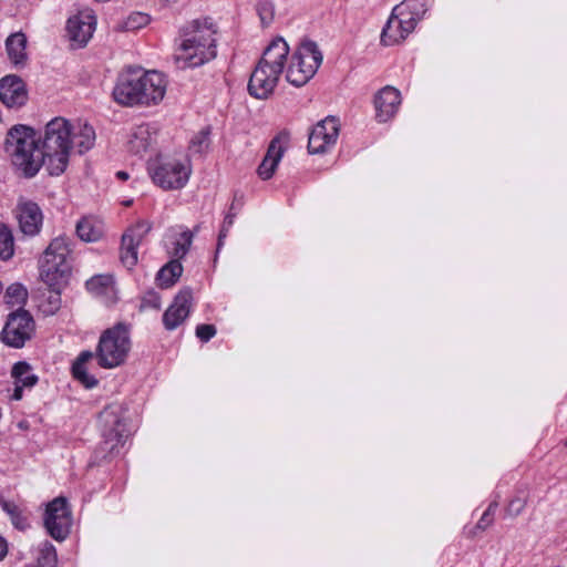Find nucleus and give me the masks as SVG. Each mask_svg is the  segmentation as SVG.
I'll return each instance as SVG.
<instances>
[{"label":"nucleus","instance_id":"nucleus-7","mask_svg":"<svg viewBox=\"0 0 567 567\" xmlns=\"http://www.w3.org/2000/svg\"><path fill=\"white\" fill-rule=\"evenodd\" d=\"M153 182L163 189H181L189 179L192 168L187 159L159 156L148 164Z\"/></svg>","mask_w":567,"mask_h":567},{"label":"nucleus","instance_id":"nucleus-35","mask_svg":"<svg viewBox=\"0 0 567 567\" xmlns=\"http://www.w3.org/2000/svg\"><path fill=\"white\" fill-rule=\"evenodd\" d=\"M193 241V233L184 230L179 234L178 238L173 243L174 247L171 254L176 258H183L189 250Z\"/></svg>","mask_w":567,"mask_h":567},{"label":"nucleus","instance_id":"nucleus-43","mask_svg":"<svg viewBox=\"0 0 567 567\" xmlns=\"http://www.w3.org/2000/svg\"><path fill=\"white\" fill-rule=\"evenodd\" d=\"M93 358V352L91 351H83L78 357L76 361L74 362L73 367H80L84 368L85 364Z\"/></svg>","mask_w":567,"mask_h":567},{"label":"nucleus","instance_id":"nucleus-37","mask_svg":"<svg viewBox=\"0 0 567 567\" xmlns=\"http://www.w3.org/2000/svg\"><path fill=\"white\" fill-rule=\"evenodd\" d=\"M150 22V17L142 12H135L128 16L124 22V29L127 31L137 30Z\"/></svg>","mask_w":567,"mask_h":567},{"label":"nucleus","instance_id":"nucleus-47","mask_svg":"<svg viewBox=\"0 0 567 567\" xmlns=\"http://www.w3.org/2000/svg\"><path fill=\"white\" fill-rule=\"evenodd\" d=\"M497 502H493L488 505L487 509L484 512L486 514V517H492L494 518V515H495V512L497 509Z\"/></svg>","mask_w":567,"mask_h":567},{"label":"nucleus","instance_id":"nucleus-46","mask_svg":"<svg viewBox=\"0 0 567 567\" xmlns=\"http://www.w3.org/2000/svg\"><path fill=\"white\" fill-rule=\"evenodd\" d=\"M497 502H493L488 505L487 509L484 512L486 514V517H492L494 518V515H495V512L497 509Z\"/></svg>","mask_w":567,"mask_h":567},{"label":"nucleus","instance_id":"nucleus-16","mask_svg":"<svg viewBox=\"0 0 567 567\" xmlns=\"http://www.w3.org/2000/svg\"><path fill=\"white\" fill-rule=\"evenodd\" d=\"M16 212L19 228L24 235L35 236L40 233L43 224V214L35 202L20 198Z\"/></svg>","mask_w":567,"mask_h":567},{"label":"nucleus","instance_id":"nucleus-29","mask_svg":"<svg viewBox=\"0 0 567 567\" xmlns=\"http://www.w3.org/2000/svg\"><path fill=\"white\" fill-rule=\"evenodd\" d=\"M152 229L148 220H138L136 224L126 229L122 238L131 240L132 244L140 246Z\"/></svg>","mask_w":567,"mask_h":567},{"label":"nucleus","instance_id":"nucleus-20","mask_svg":"<svg viewBox=\"0 0 567 567\" xmlns=\"http://www.w3.org/2000/svg\"><path fill=\"white\" fill-rule=\"evenodd\" d=\"M28 100L25 84L17 75H7L0 80V101L8 107H21Z\"/></svg>","mask_w":567,"mask_h":567},{"label":"nucleus","instance_id":"nucleus-9","mask_svg":"<svg viewBox=\"0 0 567 567\" xmlns=\"http://www.w3.org/2000/svg\"><path fill=\"white\" fill-rule=\"evenodd\" d=\"M100 419L104 427V443L110 445V451L113 452L125 443L130 434L125 410L118 404L109 405L101 412Z\"/></svg>","mask_w":567,"mask_h":567},{"label":"nucleus","instance_id":"nucleus-13","mask_svg":"<svg viewBox=\"0 0 567 567\" xmlns=\"http://www.w3.org/2000/svg\"><path fill=\"white\" fill-rule=\"evenodd\" d=\"M159 130L155 124L142 123L127 133L126 148L130 153L143 156L153 151L158 142Z\"/></svg>","mask_w":567,"mask_h":567},{"label":"nucleus","instance_id":"nucleus-27","mask_svg":"<svg viewBox=\"0 0 567 567\" xmlns=\"http://www.w3.org/2000/svg\"><path fill=\"white\" fill-rule=\"evenodd\" d=\"M86 289L94 296H107L114 292V281L109 275L94 276L86 281Z\"/></svg>","mask_w":567,"mask_h":567},{"label":"nucleus","instance_id":"nucleus-40","mask_svg":"<svg viewBox=\"0 0 567 567\" xmlns=\"http://www.w3.org/2000/svg\"><path fill=\"white\" fill-rule=\"evenodd\" d=\"M234 209V206L230 207V212L227 214V216L225 217L224 219V223H223V226H221V229L219 231V236H218V249L220 248L221 244H223V240L224 238H226L230 227L233 226L234 224V220H235V217H236V213L233 212Z\"/></svg>","mask_w":567,"mask_h":567},{"label":"nucleus","instance_id":"nucleus-32","mask_svg":"<svg viewBox=\"0 0 567 567\" xmlns=\"http://www.w3.org/2000/svg\"><path fill=\"white\" fill-rule=\"evenodd\" d=\"M56 561H58V558H56L55 547L49 542L42 543L39 548L37 566H39V567H55Z\"/></svg>","mask_w":567,"mask_h":567},{"label":"nucleus","instance_id":"nucleus-51","mask_svg":"<svg viewBox=\"0 0 567 567\" xmlns=\"http://www.w3.org/2000/svg\"><path fill=\"white\" fill-rule=\"evenodd\" d=\"M565 445H566V447H567V439H566Z\"/></svg>","mask_w":567,"mask_h":567},{"label":"nucleus","instance_id":"nucleus-1","mask_svg":"<svg viewBox=\"0 0 567 567\" xmlns=\"http://www.w3.org/2000/svg\"><path fill=\"white\" fill-rule=\"evenodd\" d=\"M71 132L68 120L54 117L45 125L39 146L32 128L14 125L7 133L4 151L12 163L28 176H34L43 164L50 175L59 176L69 164Z\"/></svg>","mask_w":567,"mask_h":567},{"label":"nucleus","instance_id":"nucleus-17","mask_svg":"<svg viewBox=\"0 0 567 567\" xmlns=\"http://www.w3.org/2000/svg\"><path fill=\"white\" fill-rule=\"evenodd\" d=\"M288 145V134L281 133L269 143L266 155L257 168V174L262 181L270 179L280 163Z\"/></svg>","mask_w":567,"mask_h":567},{"label":"nucleus","instance_id":"nucleus-12","mask_svg":"<svg viewBox=\"0 0 567 567\" xmlns=\"http://www.w3.org/2000/svg\"><path fill=\"white\" fill-rule=\"evenodd\" d=\"M339 128V122L333 116H328L315 125L308 140L309 153L323 154L328 152L338 140Z\"/></svg>","mask_w":567,"mask_h":567},{"label":"nucleus","instance_id":"nucleus-22","mask_svg":"<svg viewBox=\"0 0 567 567\" xmlns=\"http://www.w3.org/2000/svg\"><path fill=\"white\" fill-rule=\"evenodd\" d=\"M71 142L72 146L76 147L80 154L91 150L95 143V131L86 122H76L71 124Z\"/></svg>","mask_w":567,"mask_h":567},{"label":"nucleus","instance_id":"nucleus-38","mask_svg":"<svg viewBox=\"0 0 567 567\" xmlns=\"http://www.w3.org/2000/svg\"><path fill=\"white\" fill-rule=\"evenodd\" d=\"M72 372L74 378L79 380L87 389L94 388L97 384V380L87 373L85 367H72Z\"/></svg>","mask_w":567,"mask_h":567},{"label":"nucleus","instance_id":"nucleus-39","mask_svg":"<svg viewBox=\"0 0 567 567\" xmlns=\"http://www.w3.org/2000/svg\"><path fill=\"white\" fill-rule=\"evenodd\" d=\"M209 145L208 132L202 131L190 142V150L195 153L204 152Z\"/></svg>","mask_w":567,"mask_h":567},{"label":"nucleus","instance_id":"nucleus-36","mask_svg":"<svg viewBox=\"0 0 567 567\" xmlns=\"http://www.w3.org/2000/svg\"><path fill=\"white\" fill-rule=\"evenodd\" d=\"M256 10L262 27H268L275 18V6L269 0H260L256 6Z\"/></svg>","mask_w":567,"mask_h":567},{"label":"nucleus","instance_id":"nucleus-44","mask_svg":"<svg viewBox=\"0 0 567 567\" xmlns=\"http://www.w3.org/2000/svg\"><path fill=\"white\" fill-rule=\"evenodd\" d=\"M493 520H494V518L486 517V514L483 513L481 519L478 520V523L476 525V528L485 530L488 526L492 525Z\"/></svg>","mask_w":567,"mask_h":567},{"label":"nucleus","instance_id":"nucleus-19","mask_svg":"<svg viewBox=\"0 0 567 567\" xmlns=\"http://www.w3.org/2000/svg\"><path fill=\"white\" fill-rule=\"evenodd\" d=\"M401 105V93L398 89L386 85L374 96L375 118L385 123L394 117Z\"/></svg>","mask_w":567,"mask_h":567},{"label":"nucleus","instance_id":"nucleus-31","mask_svg":"<svg viewBox=\"0 0 567 567\" xmlns=\"http://www.w3.org/2000/svg\"><path fill=\"white\" fill-rule=\"evenodd\" d=\"M28 298V291L21 284L10 285L4 293V302L10 307L24 305Z\"/></svg>","mask_w":567,"mask_h":567},{"label":"nucleus","instance_id":"nucleus-6","mask_svg":"<svg viewBox=\"0 0 567 567\" xmlns=\"http://www.w3.org/2000/svg\"><path fill=\"white\" fill-rule=\"evenodd\" d=\"M322 59L316 42L303 41L291 56L286 74L287 81L295 86L305 85L316 74Z\"/></svg>","mask_w":567,"mask_h":567},{"label":"nucleus","instance_id":"nucleus-4","mask_svg":"<svg viewBox=\"0 0 567 567\" xmlns=\"http://www.w3.org/2000/svg\"><path fill=\"white\" fill-rule=\"evenodd\" d=\"M70 243L66 237L54 238L40 259V277L50 288H55L64 281L71 272L69 262Z\"/></svg>","mask_w":567,"mask_h":567},{"label":"nucleus","instance_id":"nucleus-26","mask_svg":"<svg viewBox=\"0 0 567 567\" xmlns=\"http://www.w3.org/2000/svg\"><path fill=\"white\" fill-rule=\"evenodd\" d=\"M183 266L178 260H171L157 274L156 280L161 288H169L182 276Z\"/></svg>","mask_w":567,"mask_h":567},{"label":"nucleus","instance_id":"nucleus-23","mask_svg":"<svg viewBox=\"0 0 567 567\" xmlns=\"http://www.w3.org/2000/svg\"><path fill=\"white\" fill-rule=\"evenodd\" d=\"M7 54L10 62L16 66H24L28 60L27 38L23 33L11 34L6 41Z\"/></svg>","mask_w":567,"mask_h":567},{"label":"nucleus","instance_id":"nucleus-2","mask_svg":"<svg viewBox=\"0 0 567 567\" xmlns=\"http://www.w3.org/2000/svg\"><path fill=\"white\" fill-rule=\"evenodd\" d=\"M217 27L210 18L195 19L181 30V43L174 54L178 68H197L217 55Z\"/></svg>","mask_w":567,"mask_h":567},{"label":"nucleus","instance_id":"nucleus-34","mask_svg":"<svg viewBox=\"0 0 567 567\" xmlns=\"http://www.w3.org/2000/svg\"><path fill=\"white\" fill-rule=\"evenodd\" d=\"M1 507L11 517V520L17 528L24 529L27 527V519L14 502L2 499Z\"/></svg>","mask_w":567,"mask_h":567},{"label":"nucleus","instance_id":"nucleus-14","mask_svg":"<svg viewBox=\"0 0 567 567\" xmlns=\"http://www.w3.org/2000/svg\"><path fill=\"white\" fill-rule=\"evenodd\" d=\"M96 27V17L92 10L85 9L68 20L66 31L70 41L78 47L85 45L92 38Z\"/></svg>","mask_w":567,"mask_h":567},{"label":"nucleus","instance_id":"nucleus-30","mask_svg":"<svg viewBox=\"0 0 567 567\" xmlns=\"http://www.w3.org/2000/svg\"><path fill=\"white\" fill-rule=\"evenodd\" d=\"M14 254V238L11 229L0 224V258L2 260H9Z\"/></svg>","mask_w":567,"mask_h":567},{"label":"nucleus","instance_id":"nucleus-5","mask_svg":"<svg viewBox=\"0 0 567 567\" xmlns=\"http://www.w3.org/2000/svg\"><path fill=\"white\" fill-rule=\"evenodd\" d=\"M131 350L128 328L118 323L106 329L100 337L95 357L100 367L113 369L126 360Z\"/></svg>","mask_w":567,"mask_h":567},{"label":"nucleus","instance_id":"nucleus-24","mask_svg":"<svg viewBox=\"0 0 567 567\" xmlns=\"http://www.w3.org/2000/svg\"><path fill=\"white\" fill-rule=\"evenodd\" d=\"M75 230L81 240L95 243L104 235V224L102 220L92 216L83 217L78 221Z\"/></svg>","mask_w":567,"mask_h":567},{"label":"nucleus","instance_id":"nucleus-15","mask_svg":"<svg viewBox=\"0 0 567 567\" xmlns=\"http://www.w3.org/2000/svg\"><path fill=\"white\" fill-rule=\"evenodd\" d=\"M193 303V292L189 288L182 289L174 298L172 305L163 315V324L166 330H175L189 316Z\"/></svg>","mask_w":567,"mask_h":567},{"label":"nucleus","instance_id":"nucleus-45","mask_svg":"<svg viewBox=\"0 0 567 567\" xmlns=\"http://www.w3.org/2000/svg\"><path fill=\"white\" fill-rule=\"evenodd\" d=\"M8 553V543L0 536V560H2Z\"/></svg>","mask_w":567,"mask_h":567},{"label":"nucleus","instance_id":"nucleus-3","mask_svg":"<svg viewBox=\"0 0 567 567\" xmlns=\"http://www.w3.org/2000/svg\"><path fill=\"white\" fill-rule=\"evenodd\" d=\"M289 47L282 38H276L265 49L262 56L252 71L248 91L257 99H267L272 94L284 71Z\"/></svg>","mask_w":567,"mask_h":567},{"label":"nucleus","instance_id":"nucleus-48","mask_svg":"<svg viewBox=\"0 0 567 567\" xmlns=\"http://www.w3.org/2000/svg\"><path fill=\"white\" fill-rule=\"evenodd\" d=\"M23 388H24L23 385L16 384V389H14V392H13V395H12V398L14 400H20L22 398V389Z\"/></svg>","mask_w":567,"mask_h":567},{"label":"nucleus","instance_id":"nucleus-18","mask_svg":"<svg viewBox=\"0 0 567 567\" xmlns=\"http://www.w3.org/2000/svg\"><path fill=\"white\" fill-rule=\"evenodd\" d=\"M415 24L406 18V14L392 10V13L382 30L381 42L384 45H394L402 42L413 30Z\"/></svg>","mask_w":567,"mask_h":567},{"label":"nucleus","instance_id":"nucleus-41","mask_svg":"<svg viewBox=\"0 0 567 567\" xmlns=\"http://www.w3.org/2000/svg\"><path fill=\"white\" fill-rule=\"evenodd\" d=\"M216 334V328L213 324H199L196 328V336L203 342L209 341Z\"/></svg>","mask_w":567,"mask_h":567},{"label":"nucleus","instance_id":"nucleus-8","mask_svg":"<svg viewBox=\"0 0 567 567\" xmlns=\"http://www.w3.org/2000/svg\"><path fill=\"white\" fill-rule=\"evenodd\" d=\"M35 331L32 316L23 309L8 315L6 324L0 333V340L8 347L22 348Z\"/></svg>","mask_w":567,"mask_h":567},{"label":"nucleus","instance_id":"nucleus-50","mask_svg":"<svg viewBox=\"0 0 567 567\" xmlns=\"http://www.w3.org/2000/svg\"><path fill=\"white\" fill-rule=\"evenodd\" d=\"M116 177L121 181H126L128 178V174L124 171H118L116 173Z\"/></svg>","mask_w":567,"mask_h":567},{"label":"nucleus","instance_id":"nucleus-11","mask_svg":"<svg viewBox=\"0 0 567 567\" xmlns=\"http://www.w3.org/2000/svg\"><path fill=\"white\" fill-rule=\"evenodd\" d=\"M141 68H127L120 76L113 90L114 100L122 105L143 104L141 91Z\"/></svg>","mask_w":567,"mask_h":567},{"label":"nucleus","instance_id":"nucleus-10","mask_svg":"<svg viewBox=\"0 0 567 567\" xmlns=\"http://www.w3.org/2000/svg\"><path fill=\"white\" fill-rule=\"evenodd\" d=\"M72 513L65 497L59 496L47 505L44 526L52 538L64 540L71 529Z\"/></svg>","mask_w":567,"mask_h":567},{"label":"nucleus","instance_id":"nucleus-42","mask_svg":"<svg viewBox=\"0 0 567 567\" xmlns=\"http://www.w3.org/2000/svg\"><path fill=\"white\" fill-rule=\"evenodd\" d=\"M526 506V499L520 497L513 498L508 506L507 512L511 516L519 515Z\"/></svg>","mask_w":567,"mask_h":567},{"label":"nucleus","instance_id":"nucleus-28","mask_svg":"<svg viewBox=\"0 0 567 567\" xmlns=\"http://www.w3.org/2000/svg\"><path fill=\"white\" fill-rule=\"evenodd\" d=\"M11 374L14 378L16 384L25 388H32L38 382V377L32 372L31 365L23 361L13 365Z\"/></svg>","mask_w":567,"mask_h":567},{"label":"nucleus","instance_id":"nucleus-21","mask_svg":"<svg viewBox=\"0 0 567 567\" xmlns=\"http://www.w3.org/2000/svg\"><path fill=\"white\" fill-rule=\"evenodd\" d=\"M141 91L144 105L156 104L163 100L166 92V80L156 71H144L141 74Z\"/></svg>","mask_w":567,"mask_h":567},{"label":"nucleus","instance_id":"nucleus-25","mask_svg":"<svg viewBox=\"0 0 567 567\" xmlns=\"http://www.w3.org/2000/svg\"><path fill=\"white\" fill-rule=\"evenodd\" d=\"M398 13L406 14V18L416 25L427 11L425 0H404L394 7Z\"/></svg>","mask_w":567,"mask_h":567},{"label":"nucleus","instance_id":"nucleus-49","mask_svg":"<svg viewBox=\"0 0 567 567\" xmlns=\"http://www.w3.org/2000/svg\"><path fill=\"white\" fill-rule=\"evenodd\" d=\"M56 288L58 287L52 288L53 289V295L50 297V298H53V299H51V303H53L55 309L59 307V301H60L59 293H58V291H55Z\"/></svg>","mask_w":567,"mask_h":567},{"label":"nucleus","instance_id":"nucleus-33","mask_svg":"<svg viewBox=\"0 0 567 567\" xmlns=\"http://www.w3.org/2000/svg\"><path fill=\"white\" fill-rule=\"evenodd\" d=\"M137 247L131 240L122 238L120 258L122 264L128 269L137 264Z\"/></svg>","mask_w":567,"mask_h":567}]
</instances>
